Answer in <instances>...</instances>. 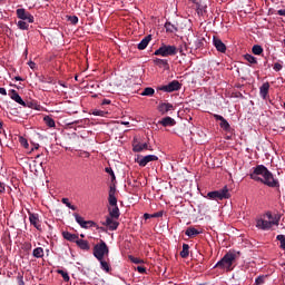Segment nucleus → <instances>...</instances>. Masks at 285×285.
<instances>
[{
    "mask_svg": "<svg viewBox=\"0 0 285 285\" xmlns=\"http://www.w3.org/2000/svg\"><path fill=\"white\" fill-rule=\"evenodd\" d=\"M249 178L259 184H264V186H268V188H279V180L276 179L273 173L264 165L253 167V173L249 174Z\"/></svg>",
    "mask_w": 285,
    "mask_h": 285,
    "instance_id": "obj_1",
    "label": "nucleus"
},
{
    "mask_svg": "<svg viewBox=\"0 0 285 285\" xmlns=\"http://www.w3.org/2000/svg\"><path fill=\"white\" fill-rule=\"evenodd\" d=\"M239 257V252H232L229 250L224 255V257L218 261L214 268H219L220 271H226L227 273H230L233 271V263L235 259Z\"/></svg>",
    "mask_w": 285,
    "mask_h": 285,
    "instance_id": "obj_2",
    "label": "nucleus"
},
{
    "mask_svg": "<svg viewBox=\"0 0 285 285\" xmlns=\"http://www.w3.org/2000/svg\"><path fill=\"white\" fill-rule=\"evenodd\" d=\"M154 55L156 57H175L177 55V47L170 45H161Z\"/></svg>",
    "mask_w": 285,
    "mask_h": 285,
    "instance_id": "obj_3",
    "label": "nucleus"
},
{
    "mask_svg": "<svg viewBox=\"0 0 285 285\" xmlns=\"http://www.w3.org/2000/svg\"><path fill=\"white\" fill-rule=\"evenodd\" d=\"M108 253H110V249H108V245L104 240H100V243L94 246V257H96L98 262H101L104 256L108 255Z\"/></svg>",
    "mask_w": 285,
    "mask_h": 285,
    "instance_id": "obj_4",
    "label": "nucleus"
},
{
    "mask_svg": "<svg viewBox=\"0 0 285 285\" xmlns=\"http://www.w3.org/2000/svg\"><path fill=\"white\" fill-rule=\"evenodd\" d=\"M73 217L81 228H97V223H95V220H85L83 217L77 213L73 214Z\"/></svg>",
    "mask_w": 285,
    "mask_h": 285,
    "instance_id": "obj_5",
    "label": "nucleus"
},
{
    "mask_svg": "<svg viewBox=\"0 0 285 285\" xmlns=\"http://www.w3.org/2000/svg\"><path fill=\"white\" fill-rule=\"evenodd\" d=\"M279 220H264L262 218L257 219L256 227H258L261 230H269V228H273V226H278Z\"/></svg>",
    "mask_w": 285,
    "mask_h": 285,
    "instance_id": "obj_6",
    "label": "nucleus"
},
{
    "mask_svg": "<svg viewBox=\"0 0 285 285\" xmlns=\"http://www.w3.org/2000/svg\"><path fill=\"white\" fill-rule=\"evenodd\" d=\"M158 90H161L163 92H176L177 90H181V85L178 80H173L168 85L160 86Z\"/></svg>",
    "mask_w": 285,
    "mask_h": 285,
    "instance_id": "obj_7",
    "label": "nucleus"
},
{
    "mask_svg": "<svg viewBox=\"0 0 285 285\" xmlns=\"http://www.w3.org/2000/svg\"><path fill=\"white\" fill-rule=\"evenodd\" d=\"M16 14L18 19H21V21H28V23H35V16L26 11V9L23 8L17 9Z\"/></svg>",
    "mask_w": 285,
    "mask_h": 285,
    "instance_id": "obj_8",
    "label": "nucleus"
},
{
    "mask_svg": "<svg viewBox=\"0 0 285 285\" xmlns=\"http://www.w3.org/2000/svg\"><path fill=\"white\" fill-rule=\"evenodd\" d=\"M28 215H29V222L31 226H33L37 230L41 233L43 228L41 227V220H39V214L28 212Z\"/></svg>",
    "mask_w": 285,
    "mask_h": 285,
    "instance_id": "obj_9",
    "label": "nucleus"
},
{
    "mask_svg": "<svg viewBox=\"0 0 285 285\" xmlns=\"http://www.w3.org/2000/svg\"><path fill=\"white\" fill-rule=\"evenodd\" d=\"M214 119H216V121H220L219 126L223 130H225V132H230V124L228 120H226V118H224V116L214 114Z\"/></svg>",
    "mask_w": 285,
    "mask_h": 285,
    "instance_id": "obj_10",
    "label": "nucleus"
},
{
    "mask_svg": "<svg viewBox=\"0 0 285 285\" xmlns=\"http://www.w3.org/2000/svg\"><path fill=\"white\" fill-rule=\"evenodd\" d=\"M134 153H141L142 150H150L153 151V146L150 142H136L132 147Z\"/></svg>",
    "mask_w": 285,
    "mask_h": 285,
    "instance_id": "obj_11",
    "label": "nucleus"
},
{
    "mask_svg": "<svg viewBox=\"0 0 285 285\" xmlns=\"http://www.w3.org/2000/svg\"><path fill=\"white\" fill-rule=\"evenodd\" d=\"M102 226H107L109 230H117L119 228V222L115 220V218L107 216L106 222L102 223Z\"/></svg>",
    "mask_w": 285,
    "mask_h": 285,
    "instance_id": "obj_12",
    "label": "nucleus"
},
{
    "mask_svg": "<svg viewBox=\"0 0 285 285\" xmlns=\"http://www.w3.org/2000/svg\"><path fill=\"white\" fill-rule=\"evenodd\" d=\"M213 43L218 52H226V45L224 43V41H222V39H219V37L214 36Z\"/></svg>",
    "mask_w": 285,
    "mask_h": 285,
    "instance_id": "obj_13",
    "label": "nucleus"
},
{
    "mask_svg": "<svg viewBox=\"0 0 285 285\" xmlns=\"http://www.w3.org/2000/svg\"><path fill=\"white\" fill-rule=\"evenodd\" d=\"M159 159V157L155 156V155H147L145 157H142L138 164L139 166H141V168L148 166V164H150V161H157Z\"/></svg>",
    "mask_w": 285,
    "mask_h": 285,
    "instance_id": "obj_14",
    "label": "nucleus"
},
{
    "mask_svg": "<svg viewBox=\"0 0 285 285\" xmlns=\"http://www.w3.org/2000/svg\"><path fill=\"white\" fill-rule=\"evenodd\" d=\"M170 110H175V107L170 102H161L158 106V111L160 115H167V112H170Z\"/></svg>",
    "mask_w": 285,
    "mask_h": 285,
    "instance_id": "obj_15",
    "label": "nucleus"
},
{
    "mask_svg": "<svg viewBox=\"0 0 285 285\" xmlns=\"http://www.w3.org/2000/svg\"><path fill=\"white\" fill-rule=\"evenodd\" d=\"M115 193H117V188L110 186L108 196L109 206H117V196H115Z\"/></svg>",
    "mask_w": 285,
    "mask_h": 285,
    "instance_id": "obj_16",
    "label": "nucleus"
},
{
    "mask_svg": "<svg viewBox=\"0 0 285 285\" xmlns=\"http://www.w3.org/2000/svg\"><path fill=\"white\" fill-rule=\"evenodd\" d=\"M10 97L13 101H16V104H19L20 106L24 105L23 98H21V96H19V92H17V90L11 89Z\"/></svg>",
    "mask_w": 285,
    "mask_h": 285,
    "instance_id": "obj_17",
    "label": "nucleus"
},
{
    "mask_svg": "<svg viewBox=\"0 0 285 285\" xmlns=\"http://www.w3.org/2000/svg\"><path fill=\"white\" fill-rule=\"evenodd\" d=\"M109 217L119 219L121 213L119 212V206H111L108 208Z\"/></svg>",
    "mask_w": 285,
    "mask_h": 285,
    "instance_id": "obj_18",
    "label": "nucleus"
},
{
    "mask_svg": "<svg viewBox=\"0 0 285 285\" xmlns=\"http://www.w3.org/2000/svg\"><path fill=\"white\" fill-rule=\"evenodd\" d=\"M268 90H271V83L265 82L259 88V95L263 99H266L268 97Z\"/></svg>",
    "mask_w": 285,
    "mask_h": 285,
    "instance_id": "obj_19",
    "label": "nucleus"
},
{
    "mask_svg": "<svg viewBox=\"0 0 285 285\" xmlns=\"http://www.w3.org/2000/svg\"><path fill=\"white\" fill-rule=\"evenodd\" d=\"M63 239H67V242H73L77 244V240L79 239V236L77 234H72L70 232H62Z\"/></svg>",
    "mask_w": 285,
    "mask_h": 285,
    "instance_id": "obj_20",
    "label": "nucleus"
},
{
    "mask_svg": "<svg viewBox=\"0 0 285 285\" xmlns=\"http://www.w3.org/2000/svg\"><path fill=\"white\" fill-rule=\"evenodd\" d=\"M76 244L78 246V248H80V250H90V243H88V240L86 239H77Z\"/></svg>",
    "mask_w": 285,
    "mask_h": 285,
    "instance_id": "obj_21",
    "label": "nucleus"
},
{
    "mask_svg": "<svg viewBox=\"0 0 285 285\" xmlns=\"http://www.w3.org/2000/svg\"><path fill=\"white\" fill-rule=\"evenodd\" d=\"M160 126H164V128H168V126H175V124H177V121H175L174 118H170L169 116L163 118L159 121Z\"/></svg>",
    "mask_w": 285,
    "mask_h": 285,
    "instance_id": "obj_22",
    "label": "nucleus"
},
{
    "mask_svg": "<svg viewBox=\"0 0 285 285\" xmlns=\"http://www.w3.org/2000/svg\"><path fill=\"white\" fill-rule=\"evenodd\" d=\"M23 108H31L32 110H41V105L35 100L24 101Z\"/></svg>",
    "mask_w": 285,
    "mask_h": 285,
    "instance_id": "obj_23",
    "label": "nucleus"
},
{
    "mask_svg": "<svg viewBox=\"0 0 285 285\" xmlns=\"http://www.w3.org/2000/svg\"><path fill=\"white\" fill-rule=\"evenodd\" d=\"M153 39V36L145 37L139 43H138V50H146L148 48V43H150Z\"/></svg>",
    "mask_w": 285,
    "mask_h": 285,
    "instance_id": "obj_24",
    "label": "nucleus"
},
{
    "mask_svg": "<svg viewBox=\"0 0 285 285\" xmlns=\"http://www.w3.org/2000/svg\"><path fill=\"white\" fill-rule=\"evenodd\" d=\"M165 30L166 32H170V33H175V32H178V28L177 26L173 24L170 21H167L165 23Z\"/></svg>",
    "mask_w": 285,
    "mask_h": 285,
    "instance_id": "obj_25",
    "label": "nucleus"
},
{
    "mask_svg": "<svg viewBox=\"0 0 285 285\" xmlns=\"http://www.w3.org/2000/svg\"><path fill=\"white\" fill-rule=\"evenodd\" d=\"M190 255V246L186 243L183 244V250L180 252V257L186 259Z\"/></svg>",
    "mask_w": 285,
    "mask_h": 285,
    "instance_id": "obj_26",
    "label": "nucleus"
},
{
    "mask_svg": "<svg viewBox=\"0 0 285 285\" xmlns=\"http://www.w3.org/2000/svg\"><path fill=\"white\" fill-rule=\"evenodd\" d=\"M158 217H164L163 210L154 213V214H148V213L144 214V219H154V218H158Z\"/></svg>",
    "mask_w": 285,
    "mask_h": 285,
    "instance_id": "obj_27",
    "label": "nucleus"
},
{
    "mask_svg": "<svg viewBox=\"0 0 285 285\" xmlns=\"http://www.w3.org/2000/svg\"><path fill=\"white\" fill-rule=\"evenodd\" d=\"M222 199H230V193H228V187L225 186L223 189L218 190Z\"/></svg>",
    "mask_w": 285,
    "mask_h": 285,
    "instance_id": "obj_28",
    "label": "nucleus"
},
{
    "mask_svg": "<svg viewBox=\"0 0 285 285\" xmlns=\"http://www.w3.org/2000/svg\"><path fill=\"white\" fill-rule=\"evenodd\" d=\"M185 235H187V237H195V235H199V230H197L195 227H188Z\"/></svg>",
    "mask_w": 285,
    "mask_h": 285,
    "instance_id": "obj_29",
    "label": "nucleus"
},
{
    "mask_svg": "<svg viewBox=\"0 0 285 285\" xmlns=\"http://www.w3.org/2000/svg\"><path fill=\"white\" fill-rule=\"evenodd\" d=\"M43 121H45L46 126H48L49 128H55V126H56L55 119H52V117H50V116H45Z\"/></svg>",
    "mask_w": 285,
    "mask_h": 285,
    "instance_id": "obj_30",
    "label": "nucleus"
},
{
    "mask_svg": "<svg viewBox=\"0 0 285 285\" xmlns=\"http://www.w3.org/2000/svg\"><path fill=\"white\" fill-rule=\"evenodd\" d=\"M207 197H208V199H215V200L219 199V200H222V196H220L218 190L209 191L207 194Z\"/></svg>",
    "mask_w": 285,
    "mask_h": 285,
    "instance_id": "obj_31",
    "label": "nucleus"
},
{
    "mask_svg": "<svg viewBox=\"0 0 285 285\" xmlns=\"http://www.w3.org/2000/svg\"><path fill=\"white\" fill-rule=\"evenodd\" d=\"M153 95H155V89L151 87L145 88L144 91L141 92L142 97H153Z\"/></svg>",
    "mask_w": 285,
    "mask_h": 285,
    "instance_id": "obj_32",
    "label": "nucleus"
},
{
    "mask_svg": "<svg viewBox=\"0 0 285 285\" xmlns=\"http://www.w3.org/2000/svg\"><path fill=\"white\" fill-rule=\"evenodd\" d=\"M32 255L37 259H40L41 257H43V249L41 247H37L33 249Z\"/></svg>",
    "mask_w": 285,
    "mask_h": 285,
    "instance_id": "obj_33",
    "label": "nucleus"
},
{
    "mask_svg": "<svg viewBox=\"0 0 285 285\" xmlns=\"http://www.w3.org/2000/svg\"><path fill=\"white\" fill-rule=\"evenodd\" d=\"M277 242H279V248H282V250H284L285 254V236L284 235H277L276 236Z\"/></svg>",
    "mask_w": 285,
    "mask_h": 285,
    "instance_id": "obj_34",
    "label": "nucleus"
},
{
    "mask_svg": "<svg viewBox=\"0 0 285 285\" xmlns=\"http://www.w3.org/2000/svg\"><path fill=\"white\" fill-rule=\"evenodd\" d=\"M154 62L156 63V66H163V68H168V60L166 59L157 58L156 60H154Z\"/></svg>",
    "mask_w": 285,
    "mask_h": 285,
    "instance_id": "obj_35",
    "label": "nucleus"
},
{
    "mask_svg": "<svg viewBox=\"0 0 285 285\" xmlns=\"http://www.w3.org/2000/svg\"><path fill=\"white\" fill-rule=\"evenodd\" d=\"M252 52L253 55H262V52H264V48H262V46L259 45H254L252 48Z\"/></svg>",
    "mask_w": 285,
    "mask_h": 285,
    "instance_id": "obj_36",
    "label": "nucleus"
},
{
    "mask_svg": "<svg viewBox=\"0 0 285 285\" xmlns=\"http://www.w3.org/2000/svg\"><path fill=\"white\" fill-rule=\"evenodd\" d=\"M18 28H19V30H28L30 28V24H28V22H26V20H19Z\"/></svg>",
    "mask_w": 285,
    "mask_h": 285,
    "instance_id": "obj_37",
    "label": "nucleus"
},
{
    "mask_svg": "<svg viewBox=\"0 0 285 285\" xmlns=\"http://www.w3.org/2000/svg\"><path fill=\"white\" fill-rule=\"evenodd\" d=\"M61 202L65 204V206H67V208H70V210H77V206L72 205L70 199L62 198Z\"/></svg>",
    "mask_w": 285,
    "mask_h": 285,
    "instance_id": "obj_38",
    "label": "nucleus"
},
{
    "mask_svg": "<svg viewBox=\"0 0 285 285\" xmlns=\"http://www.w3.org/2000/svg\"><path fill=\"white\" fill-rule=\"evenodd\" d=\"M100 268L106 273H110V265L104 258L100 261Z\"/></svg>",
    "mask_w": 285,
    "mask_h": 285,
    "instance_id": "obj_39",
    "label": "nucleus"
},
{
    "mask_svg": "<svg viewBox=\"0 0 285 285\" xmlns=\"http://www.w3.org/2000/svg\"><path fill=\"white\" fill-rule=\"evenodd\" d=\"M244 59L245 61H248V63H257V58H255L253 55L246 53Z\"/></svg>",
    "mask_w": 285,
    "mask_h": 285,
    "instance_id": "obj_40",
    "label": "nucleus"
},
{
    "mask_svg": "<svg viewBox=\"0 0 285 285\" xmlns=\"http://www.w3.org/2000/svg\"><path fill=\"white\" fill-rule=\"evenodd\" d=\"M58 275H61L65 282H70V276L68 275V272H65L63 269H57Z\"/></svg>",
    "mask_w": 285,
    "mask_h": 285,
    "instance_id": "obj_41",
    "label": "nucleus"
},
{
    "mask_svg": "<svg viewBox=\"0 0 285 285\" xmlns=\"http://www.w3.org/2000/svg\"><path fill=\"white\" fill-rule=\"evenodd\" d=\"M67 21H70L72 26H77L79 23V18L77 16H67Z\"/></svg>",
    "mask_w": 285,
    "mask_h": 285,
    "instance_id": "obj_42",
    "label": "nucleus"
},
{
    "mask_svg": "<svg viewBox=\"0 0 285 285\" xmlns=\"http://www.w3.org/2000/svg\"><path fill=\"white\" fill-rule=\"evenodd\" d=\"M19 142L26 149H28L30 147V145L28 144V139H26L23 136L19 137Z\"/></svg>",
    "mask_w": 285,
    "mask_h": 285,
    "instance_id": "obj_43",
    "label": "nucleus"
},
{
    "mask_svg": "<svg viewBox=\"0 0 285 285\" xmlns=\"http://www.w3.org/2000/svg\"><path fill=\"white\" fill-rule=\"evenodd\" d=\"M105 173H108V175H110L111 181H115V179H117V177H115V171L112 170L111 167H107V168L105 169Z\"/></svg>",
    "mask_w": 285,
    "mask_h": 285,
    "instance_id": "obj_44",
    "label": "nucleus"
},
{
    "mask_svg": "<svg viewBox=\"0 0 285 285\" xmlns=\"http://www.w3.org/2000/svg\"><path fill=\"white\" fill-rule=\"evenodd\" d=\"M130 262H132V264H144V261H141L140 258H137L135 256H129Z\"/></svg>",
    "mask_w": 285,
    "mask_h": 285,
    "instance_id": "obj_45",
    "label": "nucleus"
},
{
    "mask_svg": "<svg viewBox=\"0 0 285 285\" xmlns=\"http://www.w3.org/2000/svg\"><path fill=\"white\" fill-rule=\"evenodd\" d=\"M41 82L42 83H55V80L52 79V77H47V78H42Z\"/></svg>",
    "mask_w": 285,
    "mask_h": 285,
    "instance_id": "obj_46",
    "label": "nucleus"
},
{
    "mask_svg": "<svg viewBox=\"0 0 285 285\" xmlns=\"http://www.w3.org/2000/svg\"><path fill=\"white\" fill-rule=\"evenodd\" d=\"M17 279H18V284H19V285H26V283L23 282V275H22V274H19V275L17 276Z\"/></svg>",
    "mask_w": 285,
    "mask_h": 285,
    "instance_id": "obj_47",
    "label": "nucleus"
},
{
    "mask_svg": "<svg viewBox=\"0 0 285 285\" xmlns=\"http://www.w3.org/2000/svg\"><path fill=\"white\" fill-rule=\"evenodd\" d=\"M255 284H256V285H262V284H264V276H258V277L255 279Z\"/></svg>",
    "mask_w": 285,
    "mask_h": 285,
    "instance_id": "obj_48",
    "label": "nucleus"
},
{
    "mask_svg": "<svg viewBox=\"0 0 285 285\" xmlns=\"http://www.w3.org/2000/svg\"><path fill=\"white\" fill-rule=\"evenodd\" d=\"M282 68H283L282 63H279V62H275V63H274V70H275L276 72H279V70H282Z\"/></svg>",
    "mask_w": 285,
    "mask_h": 285,
    "instance_id": "obj_49",
    "label": "nucleus"
},
{
    "mask_svg": "<svg viewBox=\"0 0 285 285\" xmlns=\"http://www.w3.org/2000/svg\"><path fill=\"white\" fill-rule=\"evenodd\" d=\"M205 12L206 10L200 4H197V13L204 16Z\"/></svg>",
    "mask_w": 285,
    "mask_h": 285,
    "instance_id": "obj_50",
    "label": "nucleus"
},
{
    "mask_svg": "<svg viewBox=\"0 0 285 285\" xmlns=\"http://www.w3.org/2000/svg\"><path fill=\"white\" fill-rule=\"evenodd\" d=\"M92 115H95V117H104V111H101V110H94Z\"/></svg>",
    "mask_w": 285,
    "mask_h": 285,
    "instance_id": "obj_51",
    "label": "nucleus"
},
{
    "mask_svg": "<svg viewBox=\"0 0 285 285\" xmlns=\"http://www.w3.org/2000/svg\"><path fill=\"white\" fill-rule=\"evenodd\" d=\"M137 271H138V273H140L141 275H144V273H146V267H144V266H138V267H137Z\"/></svg>",
    "mask_w": 285,
    "mask_h": 285,
    "instance_id": "obj_52",
    "label": "nucleus"
},
{
    "mask_svg": "<svg viewBox=\"0 0 285 285\" xmlns=\"http://www.w3.org/2000/svg\"><path fill=\"white\" fill-rule=\"evenodd\" d=\"M24 250H32V244L30 243H24Z\"/></svg>",
    "mask_w": 285,
    "mask_h": 285,
    "instance_id": "obj_53",
    "label": "nucleus"
},
{
    "mask_svg": "<svg viewBox=\"0 0 285 285\" xmlns=\"http://www.w3.org/2000/svg\"><path fill=\"white\" fill-rule=\"evenodd\" d=\"M28 66L29 68H31V70H35V68H37V63H35V61H29Z\"/></svg>",
    "mask_w": 285,
    "mask_h": 285,
    "instance_id": "obj_54",
    "label": "nucleus"
},
{
    "mask_svg": "<svg viewBox=\"0 0 285 285\" xmlns=\"http://www.w3.org/2000/svg\"><path fill=\"white\" fill-rule=\"evenodd\" d=\"M0 193H6V184L0 181Z\"/></svg>",
    "mask_w": 285,
    "mask_h": 285,
    "instance_id": "obj_55",
    "label": "nucleus"
},
{
    "mask_svg": "<svg viewBox=\"0 0 285 285\" xmlns=\"http://www.w3.org/2000/svg\"><path fill=\"white\" fill-rule=\"evenodd\" d=\"M0 95H3L6 97V95H8V91L6 90V88L0 87Z\"/></svg>",
    "mask_w": 285,
    "mask_h": 285,
    "instance_id": "obj_56",
    "label": "nucleus"
},
{
    "mask_svg": "<svg viewBox=\"0 0 285 285\" xmlns=\"http://www.w3.org/2000/svg\"><path fill=\"white\" fill-rule=\"evenodd\" d=\"M110 104H111V101L108 99H104L101 102L102 106H110Z\"/></svg>",
    "mask_w": 285,
    "mask_h": 285,
    "instance_id": "obj_57",
    "label": "nucleus"
},
{
    "mask_svg": "<svg viewBox=\"0 0 285 285\" xmlns=\"http://www.w3.org/2000/svg\"><path fill=\"white\" fill-rule=\"evenodd\" d=\"M277 14H279V17H285V9H279Z\"/></svg>",
    "mask_w": 285,
    "mask_h": 285,
    "instance_id": "obj_58",
    "label": "nucleus"
},
{
    "mask_svg": "<svg viewBox=\"0 0 285 285\" xmlns=\"http://www.w3.org/2000/svg\"><path fill=\"white\" fill-rule=\"evenodd\" d=\"M96 229L100 230L101 233H106V227H100L99 225H97Z\"/></svg>",
    "mask_w": 285,
    "mask_h": 285,
    "instance_id": "obj_59",
    "label": "nucleus"
},
{
    "mask_svg": "<svg viewBox=\"0 0 285 285\" xmlns=\"http://www.w3.org/2000/svg\"><path fill=\"white\" fill-rule=\"evenodd\" d=\"M58 83H59V86H61L62 88H68V85H66V82H63V81H59Z\"/></svg>",
    "mask_w": 285,
    "mask_h": 285,
    "instance_id": "obj_60",
    "label": "nucleus"
},
{
    "mask_svg": "<svg viewBox=\"0 0 285 285\" xmlns=\"http://www.w3.org/2000/svg\"><path fill=\"white\" fill-rule=\"evenodd\" d=\"M196 43H197L196 48H202V43H203L202 40H197Z\"/></svg>",
    "mask_w": 285,
    "mask_h": 285,
    "instance_id": "obj_61",
    "label": "nucleus"
},
{
    "mask_svg": "<svg viewBox=\"0 0 285 285\" xmlns=\"http://www.w3.org/2000/svg\"><path fill=\"white\" fill-rule=\"evenodd\" d=\"M14 80H16V81H23V78H21L20 76H16V77H14Z\"/></svg>",
    "mask_w": 285,
    "mask_h": 285,
    "instance_id": "obj_62",
    "label": "nucleus"
},
{
    "mask_svg": "<svg viewBox=\"0 0 285 285\" xmlns=\"http://www.w3.org/2000/svg\"><path fill=\"white\" fill-rule=\"evenodd\" d=\"M32 150H39V145H35L32 148H31V151Z\"/></svg>",
    "mask_w": 285,
    "mask_h": 285,
    "instance_id": "obj_63",
    "label": "nucleus"
},
{
    "mask_svg": "<svg viewBox=\"0 0 285 285\" xmlns=\"http://www.w3.org/2000/svg\"><path fill=\"white\" fill-rule=\"evenodd\" d=\"M191 1V3H196V6H199V1H202V0H190Z\"/></svg>",
    "mask_w": 285,
    "mask_h": 285,
    "instance_id": "obj_64",
    "label": "nucleus"
}]
</instances>
